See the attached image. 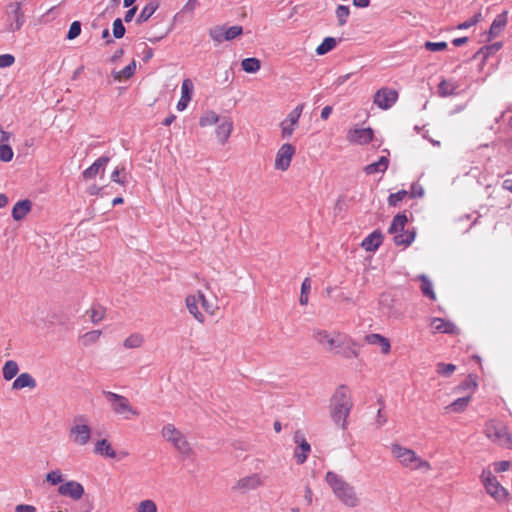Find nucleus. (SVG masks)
<instances>
[{"label": "nucleus", "instance_id": "f257e3e1", "mask_svg": "<svg viewBox=\"0 0 512 512\" xmlns=\"http://www.w3.org/2000/svg\"><path fill=\"white\" fill-rule=\"evenodd\" d=\"M353 408L350 389L346 385H339L330 399V417L333 423L342 430L348 428V417Z\"/></svg>", "mask_w": 512, "mask_h": 512}, {"label": "nucleus", "instance_id": "f03ea898", "mask_svg": "<svg viewBox=\"0 0 512 512\" xmlns=\"http://www.w3.org/2000/svg\"><path fill=\"white\" fill-rule=\"evenodd\" d=\"M325 479L335 496L344 505L348 507H356L358 505L359 499L355 493L354 487L347 483L341 476L335 472L329 471Z\"/></svg>", "mask_w": 512, "mask_h": 512}, {"label": "nucleus", "instance_id": "7ed1b4c3", "mask_svg": "<svg viewBox=\"0 0 512 512\" xmlns=\"http://www.w3.org/2000/svg\"><path fill=\"white\" fill-rule=\"evenodd\" d=\"M391 452L393 456L405 467L426 470L431 468L428 461L419 458L413 450L405 448L399 444H393L391 446Z\"/></svg>", "mask_w": 512, "mask_h": 512}, {"label": "nucleus", "instance_id": "20e7f679", "mask_svg": "<svg viewBox=\"0 0 512 512\" xmlns=\"http://www.w3.org/2000/svg\"><path fill=\"white\" fill-rule=\"evenodd\" d=\"M408 219L405 214H397L389 227V233L393 235L396 245H410L415 239L414 230H405Z\"/></svg>", "mask_w": 512, "mask_h": 512}, {"label": "nucleus", "instance_id": "39448f33", "mask_svg": "<svg viewBox=\"0 0 512 512\" xmlns=\"http://www.w3.org/2000/svg\"><path fill=\"white\" fill-rule=\"evenodd\" d=\"M164 439L170 442L173 447L182 455L189 456L192 452L189 442L185 435L178 430L173 424H166L161 430Z\"/></svg>", "mask_w": 512, "mask_h": 512}, {"label": "nucleus", "instance_id": "423d86ee", "mask_svg": "<svg viewBox=\"0 0 512 512\" xmlns=\"http://www.w3.org/2000/svg\"><path fill=\"white\" fill-rule=\"evenodd\" d=\"M485 434L493 442H497L504 448L512 449V435L502 422L488 421L485 425Z\"/></svg>", "mask_w": 512, "mask_h": 512}, {"label": "nucleus", "instance_id": "0eeeda50", "mask_svg": "<svg viewBox=\"0 0 512 512\" xmlns=\"http://www.w3.org/2000/svg\"><path fill=\"white\" fill-rule=\"evenodd\" d=\"M104 396L107 401L111 404L112 410L115 414L123 416L124 419H131V417H136L139 415V412L131 406L129 400L120 394L104 391Z\"/></svg>", "mask_w": 512, "mask_h": 512}, {"label": "nucleus", "instance_id": "6e6552de", "mask_svg": "<svg viewBox=\"0 0 512 512\" xmlns=\"http://www.w3.org/2000/svg\"><path fill=\"white\" fill-rule=\"evenodd\" d=\"M481 481L486 492L498 502H504L509 495L508 491L498 482L493 473L484 469L481 474Z\"/></svg>", "mask_w": 512, "mask_h": 512}, {"label": "nucleus", "instance_id": "1a4fd4ad", "mask_svg": "<svg viewBox=\"0 0 512 512\" xmlns=\"http://www.w3.org/2000/svg\"><path fill=\"white\" fill-rule=\"evenodd\" d=\"M243 33V28L239 25L227 26L216 25L209 29V37L215 44H221L224 41H232Z\"/></svg>", "mask_w": 512, "mask_h": 512}, {"label": "nucleus", "instance_id": "9d476101", "mask_svg": "<svg viewBox=\"0 0 512 512\" xmlns=\"http://www.w3.org/2000/svg\"><path fill=\"white\" fill-rule=\"evenodd\" d=\"M361 345L347 334L339 333V341L333 352L345 359L358 358Z\"/></svg>", "mask_w": 512, "mask_h": 512}, {"label": "nucleus", "instance_id": "9b49d317", "mask_svg": "<svg viewBox=\"0 0 512 512\" xmlns=\"http://www.w3.org/2000/svg\"><path fill=\"white\" fill-rule=\"evenodd\" d=\"M304 109V104H298L280 122L279 127L282 139H290L294 131L299 127V120Z\"/></svg>", "mask_w": 512, "mask_h": 512}, {"label": "nucleus", "instance_id": "f8f14e48", "mask_svg": "<svg viewBox=\"0 0 512 512\" xmlns=\"http://www.w3.org/2000/svg\"><path fill=\"white\" fill-rule=\"evenodd\" d=\"M266 476L260 473H253L251 475L240 478L233 489L241 493H247L255 490L265 484Z\"/></svg>", "mask_w": 512, "mask_h": 512}, {"label": "nucleus", "instance_id": "ddd939ff", "mask_svg": "<svg viewBox=\"0 0 512 512\" xmlns=\"http://www.w3.org/2000/svg\"><path fill=\"white\" fill-rule=\"evenodd\" d=\"M296 148L290 143L282 144L275 157L274 168L280 171H286L295 155Z\"/></svg>", "mask_w": 512, "mask_h": 512}, {"label": "nucleus", "instance_id": "4468645a", "mask_svg": "<svg viewBox=\"0 0 512 512\" xmlns=\"http://www.w3.org/2000/svg\"><path fill=\"white\" fill-rule=\"evenodd\" d=\"M398 99V92L392 88L383 87L374 95V104L382 110L391 108Z\"/></svg>", "mask_w": 512, "mask_h": 512}, {"label": "nucleus", "instance_id": "2eb2a0df", "mask_svg": "<svg viewBox=\"0 0 512 512\" xmlns=\"http://www.w3.org/2000/svg\"><path fill=\"white\" fill-rule=\"evenodd\" d=\"M72 442L78 446H85L89 443L91 429L87 424H75L69 431Z\"/></svg>", "mask_w": 512, "mask_h": 512}, {"label": "nucleus", "instance_id": "dca6fc26", "mask_svg": "<svg viewBox=\"0 0 512 512\" xmlns=\"http://www.w3.org/2000/svg\"><path fill=\"white\" fill-rule=\"evenodd\" d=\"M57 491L59 495L69 497L75 501L81 499L85 492L83 485L75 480L62 483Z\"/></svg>", "mask_w": 512, "mask_h": 512}, {"label": "nucleus", "instance_id": "f3484780", "mask_svg": "<svg viewBox=\"0 0 512 512\" xmlns=\"http://www.w3.org/2000/svg\"><path fill=\"white\" fill-rule=\"evenodd\" d=\"M373 138L371 128L354 127L347 132V140L352 144L365 145Z\"/></svg>", "mask_w": 512, "mask_h": 512}, {"label": "nucleus", "instance_id": "a211bd4d", "mask_svg": "<svg viewBox=\"0 0 512 512\" xmlns=\"http://www.w3.org/2000/svg\"><path fill=\"white\" fill-rule=\"evenodd\" d=\"M294 441L295 443L299 444L294 452L296 462L298 464H303L307 460L308 454L311 451L310 444L307 442L300 431L295 432Z\"/></svg>", "mask_w": 512, "mask_h": 512}, {"label": "nucleus", "instance_id": "6ab92c4d", "mask_svg": "<svg viewBox=\"0 0 512 512\" xmlns=\"http://www.w3.org/2000/svg\"><path fill=\"white\" fill-rule=\"evenodd\" d=\"M313 337L320 345L330 352H333L339 341V333L332 336L326 330H316Z\"/></svg>", "mask_w": 512, "mask_h": 512}, {"label": "nucleus", "instance_id": "aec40b11", "mask_svg": "<svg viewBox=\"0 0 512 512\" xmlns=\"http://www.w3.org/2000/svg\"><path fill=\"white\" fill-rule=\"evenodd\" d=\"M109 160L110 159L107 156H102L95 160L93 164L82 173L83 179L87 181L95 178L99 174L103 175Z\"/></svg>", "mask_w": 512, "mask_h": 512}, {"label": "nucleus", "instance_id": "412c9836", "mask_svg": "<svg viewBox=\"0 0 512 512\" xmlns=\"http://www.w3.org/2000/svg\"><path fill=\"white\" fill-rule=\"evenodd\" d=\"M9 14L13 17L14 22L9 25V31L15 32L21 29L25 22V17L22 12L21 3L14 2L8 5Z\"/></svg>", "mask_w": 512, "mask_h": 512}, {"label": "nucleus", "instance_id": "4be33fe9", "mask_svg": "<svg viewBox=\"0 0 512 512\" xmlns=\"http://www.w3.org/2000/svg\"><path fill=\"white\" fill-rule=\"evenodd\" d=\"M233 131V121L230 117H222L219 120V124L216 127L215 133L218 138V141L221 144L227 142Z\"/></svg>", "mask_w": 512, "mask_h": 512}, {"label": "nucleus", "instance_id": "5701e85b", "mask_svg": "<svg viewBox=\"0 0 512 512\" xmlns=\"http://www.w3.org/2000/svg\"><path fill=\"white\" fill-rule=\"evenodd\" d=\"M201 297L202 292L200 291L195 295H188L186 297V307L190 314H192L197 321L203 323L205 321V317L199 310V298Z\"/></svg>", "mask_w": 512, "mask_h": 512}, {"label": "nucleus", "instance_id": "b1692460", "mask_svg": "<svg viewBox=\"0 0 512 512\" xmlns=\"http://www.w3.org/2000/svg\"><path fill=\"white\" fill-rule=\"evenodd\" d=\"M193 83L190 79H184L181 85V98L177 103V110L183 111L187 108L193 93Z\"/></svg>", "mask_w": 512, "mask_h": 512}, {"label": "nucleus", "instance_id": "393cba45", "mask_svg": "<svg viewBox=\"0 0 512 512\" xmlns=\"http://www.w3.org/2000/svg\"><path fill=\"white\" fill-rule=\"evenodd\" d=\"M365 341L370 345H379L381 347V352L385 355L389 354L391 351V344L389 339L378 333H371L366 335Z\"/></svg>", "mask_w": 512, "mask_h": 512}, {"label": "nucleus", "instance_id": "a878e982", "mask_svg": "<svg viewBox=\"0 0 512 512\" xmlns=\"http://www.w3.org/2000/svg\"><path fill=\"white\" fill-rule=\"evenodd\" d=\"M431 327L434 329V332L446 334H454L457 330L454 323L442 318H433L431 321Z\"/></svg>", "mask_w": 512, "mask_h": 512}, {"label": "nucleus", "instance_id": "bb28decb", "mask_svg": "<svg viewBox=\"0 0 512 512\" xmlns=\"http://www.w3.org/2000/svg\"><path fill=\"white\" fill-rule=\"evenodd\" d=\"M382 239V234L374 231L362 241L361 245L366 251L373 252L380 246Z\"/></svg>", "mask_w": 512, "mask_h": 512}, {"label": "nucleus", "instance_id": "cd10ccee", "mask_svg": "<svg viewBox=\"0 0 512 512\" xmlns=\"http://www.w3.org/2000/svg\"><path fill=\"white\" fill-rule=\"evenodd\" d=\"M32 203L30 200H21L17 202L12 209L14 220H22L31 210Z\"/></svg>", "mask_w": 512, "mask_h": 512}, {"label": "nucleus", "instance_id": "c85d7f7f", "mask_svg": "<svg viewBox=\"0 0 512 512\" xmlns=\"http://www.w3.org/2000/svg\"><path fill=\"white\" fill-rule=\"evenodd\" d=\"M35 379L29 373H21L13 382L12 388L15 390L23 389V388H35L36 387Z\"/></svg>", "mask_w": 512, "mask_h": 512}, {"label": "nucleus", "instance_id": "c756f323", "mask_svg": "<svg viewBox=\"0 0 512 512\" xmlns=\"http://www.w3.org/2000/svg\"><path fill=\"white\" fill-rule=\"evenodd\" d=\"M94 452L108 458H115L117 456L116 451L112 448L110 442L106 439H102L96 442Z\"/></svg>", "mask_w": 512, "mask_h": 512}, {"label": "nucleus", "instance_id": "7c9ffc66", "mask_svg": "<svg viewBox=\"0 0 512 512\" xmlns=\"http://www.w3.org/2000/svg\"><path fill=\"white\" fill-rule=\"evenodd\" d=\"M389 160L387 157L382 156L378 161L367 165L364 171L368 175H372L379 172H384L388 168Z\"/></svg>", "mask_w": 512, "mask_h": 512}, {"label": "nucleus", "instance_id": "2f4dec72", "mask_svg": "<svg viewBox=\"0 0 512 512\" xmlns=\"http://www.w3.org/2000/svg\"><path fill=\"white\" fill-rule=\"evenodd\" d=\"M418 279L421 282L420 289H421L423 295L432 301L436 300V294L433 290V285H432V282L429 280V278L423 274V275L418 276Z\"/></svg>", "mask_w": 512, "mask_h": 512}, {"label": "nucleus", "instance_id": "473e14b6", "mask_svg": "<svg viewBox=\"0 0 512 512\" xmlns=\"http://www.w3.org/2000/svg\"><path fill=\"white\" fill-rule=\"evenodd\" d=\"M458 87V84L453 80H442L438 86V93L442 97L451 96Z\"/></svg>", "mask_w": 512, "mask_h": 512}, {"label": "nucleus", "instance_id": "72a5a7b5", "mask_svg": "<svg viewBox=\"0 0 512 512\" xmlns=\"http://www.w3.org/2000/svg\"><path fill=\"white\" fill-rule=\"evenodd\" d=\"M507 24L506 13H502L496 16L490 27V35L496 37L504 29Z\"/></svg>", "mask_w": 512, "mask_h": 512}, {"label": "nucleus", "instance_id": "f704fd0d", "mask_svg": "<svg viewBox=\"0 0 512 512\" xmlns=\"http://www.w3.org/2000/svg\"><path fill=\"white\" fill-rule=\"evenodd\" d=\"M136 70V62L133 60L130 64H128L125 68L119 71H113L112 75L116 81H122L124 79H129L133 76Z\"/></svg>", "mask_w": 512, "mask_h": 512}, {"label": "nucleus", "instance_id": "c9c22d12", "mask_svg": "<svg viewBox=\"0 0 512 512\" xmlns=\"http://www.w3.org/2000/svg\"><path fill=\"white\" fill-rule=\"evenodd\" d=\"M18 371L19 367L17 362L14 360H8L2 368L3 378L9 381L17 375Z\"/></svg>", "mask_w": 512, "mask_h": 512}, {"label": "nucleus", "instance_id": "e433bc0d", "mask_svg": "<svg viewBox=\"0 0 512 512\" xmlns=\"http://www.w3.org/2000/svg\"><path fill=\"white\" fill-rule=\"evenodd\" d=\"M144 343V337L140 333H133L124 340L123 346L127 349L139 348Z\"/></svg>", "mask_w": 512, "mask_h": 512}, {"label": "nucleus", "instance_id": "4c0bfd02", "mask_svg": "<svg viewBox=\"0 0 512 512\" xmlns=\"http://www.w3.org/2000/svg\"><path fill=\"white\" fill-rule=\"evenodd\" d=\"M241 67L247 73H256L261 67V62L257 58H245L241 62Z\"/></svg>", "mask_w": 512, "mask_h": 512}, {"label": "nucleus", "instance_id": "58836bf2", "mask_svg": "<svg viewBox=\"0 0 512 512\" xmlns=\"http://www.w3.org/2000/svg\"><path fill=\"white\" fill-rule=\"evenodd\" d=\"M337 45V40L333 37H326L323 42L316 48L317 55H324L333 50Z\"/></svg>", "mask_w": 512, "mask_h": 512}, {"label": "nucleus", "instance_id": "ea45409f", "mask_svg": "<svg viewBox=\"0 0 512 512\" xmlns=\"http://www.w3.org/2000/svg\"><path fill=\"white\" fill-rule=\"evenodd\" d=\"M219 120V116L214 111H206L201 115L199 125L201 127H207L218 123Z\"/></svg>", "mask_w": 512, "mask_h": 512}, {"label": "nucleus", "instance_id": "a19ab883", "mask_svg": "<svg viewBox=\"0 0 512 512\" xmlns=\"http://www.w3.org/2000/svg\"><path fill=\"white\" fill-rule=\"evenodd\" d=\"M92 323L97 324L105 317V308L99 304L93 305L88 311Z\"/></svg>", "mask_w": 512, "mask_h": 512}, {"label": "nucleus", "instance_id": "79ce46f5", "mask_svg": "<svg viewBox=\"0 0 512 512\" xmlns=\"http://www.w3.org/2000/svg\"><path fill=\"white\" fill-rule=\"evenodd\" d=\"M156 9H157V4H155L154 2L148 3L141 10V12L137 18V23L141 24V23L146 22L155 13Z\"/></svg>", "mask_w": 512, "mask_h": 512}, {"label": "nucleus", "instance_id": "37998d69", "mask_svg": "<svg viewBox=\"0 0 512 512\" xmlns=\"http://www.w3.org/2000/svg\"><path fill=\"white\" fill-rule=\"evenodd\" d=\"M335 14L338 21V25L343 26L344 24H346L348 20V17L350 15V9L346 5H339L336 8Z\"/></svg>", "mask_w": 512, "mask_h": 512}, {"label": "nucleus", "instance_id": "c03bdc74", "mask_svg": "<svg viewBox=\"0 0 512 512\" xmlns=\"http://www.w3.org/2000/svg\"><path fill=\"white\" fill-rule=\"evenodd\" d=\"M470 400H471V396L460 397V398L456 399L455 401H453L449 405V408L453 412H462L468 406Z\"/></svg>", "mask_w": 512, "mask_h": 512}, {"label": "nucleus", "instance_id": "a18cd8bd", "mask_svg": "<svg viewBox=\"0 0 512 512\" xmlns=\"http://www.w3.org/2000/svg\"><path fill=\"white\" fill-rule=\"evenodd\" d=\"M311 289V281L310 278L306 277L301 285V294L299 298V302L301 305H307L308 303V294Z\"/></svg>", "mask_w": 512, "mask_h": 512}, {"label": "nucleus", "instance_id": "49530a36", "mask_svg": "<svg viewBox=\"0 0 512 512\" xmlns=\"http://www.w3.org/2000/svg\"><path fill=\"white\" fill-rule=\"evenodd\" d=\"M456 370V366L454 364H446V363H438L437 366H436V372L441 375V376H444V377H449L451 376L454 371Z\"/></svg>", "mask_w": 512, "mask_h": 512}, {"label": "nucleus", "instance_id": "de8ad7c7", "mask_svg": "<svg viewBox=\"0 0 512 512\" xmlns=\"http://www.w3.org/2000/svg\"><path fill=\"white\" fill-rule=\"evenodd\" d=\"M46 481L53 486L61 484L64 481L63 474L59 469L52 470L46 474Z\"/></svg>", "mask_w": 512, "mask_h": 512}, {"label": "nucleus", "instance_id": "09e8293b", "mask_svg": "<svg viewBox=\"0 0 512 512\" xmlns=\"http://www.w3.org/2000/svg\"><path fill=\"white\" fill-rule=\"evenodd\" d=\"M100 335L101 331L99 330H93L85 333L84 335L81 336L83 345L88 346L93 343H96L99 340Z\"/></svg>", "mask_w": 512, "mask_h": 512}, {"label": "nucleus", "instance_id": "8fccbe9b", "mask_svg": "<svg viewBox=\"0 0 512 512\" xmlns=\"http://www.w3.org/2000/svg\"><path fill=\"white\" fill-rule=\"evenodd\" d=\"M477 387V380H476V377L473 376V375H469L468 377L465 378L464 381H462L459 386H458V389L459 390H475Z\"/></svg>", "mask_w": 512, "mask_h": 512}, {"label": "nucleus", "instance_id": "3c124183", "mask_svg": "<svg viewBox=\"0 0 512 512\" xmlns=\"http://www.w3.org/2000/svg\"><path fill=\"white\" fill-rule=\"evenodd\" d=\"M407 195L408 192L406 190H400L396 193H392L388 197V204L390 206L396 207L399 204V202H401Z\"/></svg>", "mask_w": 512, "mask_h": 512}, {"label": "nucleus", "instance_id": "603ef678", "mask_svg": "<svg viewBox=\"0 0 512 512\" xmlns=\"http://www.w3.org/2000/svg\"><path fill=\"white\" fill-rule=\"evenodd\" d=\"M13 150L9 145L1 144L0 145V160L3 162H9L13 158Z\"/></svg>", "mask_w": 512, "mask_h": 512}, {"label": "nucleus", "instance_id": "864d4df0", "mask_svg": "<svg viewBox=\"0 0 512 512\" xmlns=\"http://www.w3.org/2000/svg\"><path fill=\"white\" fill-rule=\"evenodd\" d=\"M125 34V27L120 18H117L113 22V35L115 38L120 39Z\"/></svg>", "mask_w": 512, "mask_h": 512}, {"label": "nucleus", "instance_id": "5fc2aeb1", "mask_svg": "<svg viewBox=\"0 0 512 512\" xmlns=\"http://www.w3.org/2000/svg\"><path fill=\"white\" fill-rule=\"evenodd\" d=\"M137 512H157V507L152 500H144L140 502Z\"/></svg>", "mask_w": 512, "mask_h": 512}, {"label": "nucleus", "instance_id": "6e6d98bb", "mask_svg": "<svg viewBox=\"0 0 512 512\" xmlns=\"http://www.w3.org/2000/svg\"><path fill=\"white\" fill-rule=\"evenodd\" d=\"M81 33V24L79 21H74L68 30L67 39L73 40L78 37Z\"/></svg>", "mask_w": 512, "mask_h": 512}, {"label": "nucleus", "instance_id": "4d7b16f0", "mask_svg": "<svg viewBox=\"0 0 512 512\" xmlns=\"http://www.w3.org/2000/svg\"><path fill=\"white\" fill-rule=\"evenodd\" d=\"M424 47L428 51H432V52L443 51V50H445L447 48V43L446 42H430V41H427V42H425Z\"/></svg>", "mask_w": 512, "mask_h": 512}, {"label": "nucleus", "instance_id": "13d9d810", "mask_svg": "<svg viewBox=\"0 0 512 512\" xmlns=\"http://www.w3.org/2000/svg\"><path fill=\"white\" fill-rule=\"evenodd\" d=\"M15 62V57L11 54H3L0 55V68H6L13 65Z\"/></svg>", "mask_w": 512, "mask_h": 512}, {"label": "nucleus", "instance_id": "bf43d9fd", "mask_svg": "<svg viewBox=\"0 0 512 512\" xmlns=\"http://www.w3.org/2000/svg\"><path fill=\"white\" fill-rule=\"evenodd\" d=\"M122 171L123 169H119V168H116L112 174H111V179L113 182L115 183H118V184H121V185H124L126 183V178L125 176L121 175L122 174Z\"/></svg>", "mask_w": 512, "mask_h": 512}, {"label": "nucleus", "instance_id": "052dcab7", "mask_svg": "<svg viewBox=\"0 0 512 512\" xmlns=\"http://www.w3.org/2000/svg\"><path fill=\"white\" fill-rule=\"evenodd\" d=\"M393 299L388 293H382L380 295L379 303L383 307L391 308Z\"/></svg>", "mask_w": 512, "mask_h": 512}, {"label": "nucleus", "instance_id": "680f3d73", "mask_svg": "<svg viewBox=\"0 0 512 512\" xmlns=\"http://www.w3.org/2000/svg\"><path fill=\"white\" fill-rule=\"evenodd\" d=\"M198 5H199L198 0H188L187 3L183 7V11L186 13L192 14Z\"/></svg>", "mask_w": 512, "mask_h": 512}, {"label": "nucleus", "instance_id": "e2e57ef3", "mask_svg": "<svg viewBox=\"0 0 512 512\" xmlns=\"http://www.w3.org/2000/svg\"><path fill=\"white\" fill-rule=\"evenodd\" d=\"M495 471L497 473L505 472L510 468V462L509 461H500L496 462L495 464Z\"/></svg>", "mask_w": 512, "mask_h": 512}, {"label": "nucleus", "instance_id": "0e129e2a", "mask_svg": "<svg viewBox=\"0 0 512 512\" xmlns=\"http://www.w3.org/2000/svg\"><path fill=\"white\" fill-rule=\"evenodd\" d=\"M15 512H36V508L33 505L19 504L16 506Z\"/></svg>", "mask_w": 512, "mask_h": 512}, {"label": "nucleus", "instance_id": "69168bd1", "mask_svg": "<svg viewBox=\"0 0 512 512\" xmlns=\"http://www.w3.org/2000/svg\"><path fill=\"white\" fill-rule=\"evenodd\" d=\"M386 422H387V418H386V416H384L382 414V407H381V408H379V410L377 412L376 423L378 424V426H383Z\"/></svg>", "mask_w": 512, "mask_h": 512}, {"label": "nucleus", "instance_id": "338daca9", "mask_svg": "<svg viewBox=\"0 0 512 512\" xmlns=\"http://www.w3.org/2000/svg\"><path fill=\"white\" fill-rule=\"evenodd\" d=\"M476 22H477V16H475L471 20H468V21H465V22L459 24L458 28L459 29H467V28L473 26L474 24H476Z\"/></svg>", "mask_w": 512, "mask_h": 512}, {"label": "nucleus", "instance_id": "774afa93", "mask_svg": "<svg viewBox=\"0 0 512 512\" xmlns=\"http://www.w3.org/2000/svg\"><path fill=\"white\" fill-rule=\"evenodd\" d=\"M332 113V107L331 106H325L321 111V118L323 120H327L329 116Z\"/></svg>", "mask_w": 512, "mask_h": 512}]
</instances>
